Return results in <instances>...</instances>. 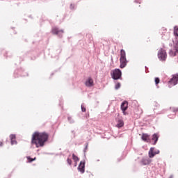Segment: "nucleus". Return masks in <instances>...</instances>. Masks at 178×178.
<instances>
[{
	"label": "nucleus",
	"mask_w": 178,
	"mask_h": 178,
	"mask_svg": "<svg viewBox=\"0 0 178 178\" xmlns=\"http://www.w3.org/2000/svg\"><path fill=\"white\" fill-rule=\"evenodd\" d=\"M72 159L74 162H79V157L74 155V154H72Z\"/></svg>",
	"instance_id": "17"
},
{
	"label": "nucleus",
	"mask_w": 178,
	"mask_h": 178,
	"mask_svg": "<svg viewBox=\"0 0 178 178\" xmlns=\"http://www.w3.org/2000/svg\"><path fill=\"white\" fill-rule=\"evenodd\" d=\"M10 138L11 141V145H15V144H17V142L16 141V135L15 134H10Z\"/></svg>",
	"instance_id": "12"
},
{
	"label": "nucleus",
	"mask_w": 178,
	"mask_h": 178,
	"mask_svg": "<svg viewBox=\"0 0 178 178\" xmlns=\"http://www.w3.org/2000/svg\"><path fill=\"white\" fill-rule=\"evenodd\" d=\"M127 108H129V102L127 101H124L121 104V110L122 111L124 115H126V111H127Z\"/></svg>",
	"instance_id": "8"
},
{
	"label": "nucleus",
	"mask_w": 178,
	"mask_h": 178,
	"mask_svg": "<svg viewBox=\"0 0 178 178\" xmlns=\"http://www.w3.org/2000/svg\"><path fill=\"white\" fill-rule=\"evenodd\" d=\"M154 81H155L156 86H158V84H159L161 80L159 79V77H156Z\"/></svg>",
	"instance_id": "19"
},
{
	"label": "nucleus",
	"mask_w": 178,
	"mask_h": 178,
	"mask_svg": "<svg viewBox=\"0 0 178 178\" xmlns=\"http://www.w3.org/2000/svg\"><path fill=\"white\" fill-rule=\"evenodd\" d=\"M32 160H33V161H35V158H33Z\"/></svg>",
	"instance_id": "32"
},
{
	"label": "nucleus",
	"mask_w": 178,
	"mask_h": 178,
	"mask_svg": "<svg viewBox=\"0 0 178 178\" xmlns=\"http://www.w3.org/2000/svg\"><path fill=\"white\" fill-rule=\"evenodd\" d=\"M116 126L117 127H118V129H120V127H123V126H124V122H123V120L118 119Z\"/></svg>",
	"instance_id": "14"
},
{
	"label": "nucleus",
	"mask_w": 178,
	"mask_h": 178,
	"mask_svg": "<svg viewBox=\"0 0 178 178\" xmlns=\"http://www.w3.org/2000/svg\"><path fill=\"white\" fill-rule=\"evenodd\" d=\"M120 88V83H118L115 86V90H119Z\"/></svg>",
	"instance_id": "21"
},
{
	"label": "nucleus",
	"mask_w": 178,
	"mask_h": 178,
	"mask_svg": "<svg viewBox=\"0 0 178 178\" xmlns=\"http://www.w3.org/2000/svg\"><path fill=\"white\" fill-rule=\"evenodd\" d=\"M174 48H175V51H173L172 49L170 50L169 51L170 56H176V54L178 53V41L175 43Z\"/></svg>",
	"instance_id": "7"
},
{
	"label": "nucleus",
	"mask_w": 178,
	"mask_h": 178,
	"mask_svg": "<svg viewBox=\"0 0 178 178\" xmlns=\"http://www.w3.org/2000/svg\"><path fill=\"white\" fill-rule=\"evenodd\" d=\"M175 112H178V108L174 109V113H175Z\"/></svg>",
	"instance_id": "26"
},
{
	"label": "nucleus",
	"mask_w": 178,
	"mask_h": 178,
	"mask_svg": "<svg viewBox=\"0 0 178 178\" xmlns=\"http://www.w3.org/2000/svg\"><path fill=\"white\" fill-rule=\"evenodd\" d=\"M87 149H88V143H86V146H85V148L83 149L84 154H86V152H87Z\"/></svg>",
	"instance_id": "20"
},
{
	"label": "nucleus",
	"mask_w": 178,
	"mask_h": 178,
	"mask_svg": "<svg viewBox=\"0 0 178 178\" xmlns=\"http://www.w3.org/2000/svg\"><path fill=\"white\" fill-rule=\"evenodd\" d=\"M74 166H77V162H75Z\"/></svg>",
	"instance_id": "29"
},
{
	"label": "nucleus",
	"mask_w": 178,
	"mask_h": 178,
	"mask_svg": "<svg viewBox=\"0 0 178 178\" xmlns=\"http://www.w3.org/2000/svg\"><path fill=\"white\" fill-rule=\"evenodd\" d=\"M67 120H68L69 123H70L71 124H73V123H74V120H73V118H72V117H68Z\"/></svg>",
	"instance_id": "18"
},
{
	"label": "nucleus",
	"mask_w": 178,
	"mask_h": 178,
	"mask_svg": "<svg viewBox=\"0 0 178 178\" xmlns=\"http://www.w3.org/2000/svg\"><path fill=\"white\" fill-rule=\"evenodd\" d=\"M48 141V134L45 132H35L32 136V144L36 145V148L44 147V144Z\"/></svg>",
	"instance_id": "1"
},
{
	"label": "nucleus",
	"mask_w": 178,
	"mask_h": 178,
	"mask_svg": "<svg viewBox=\"0 0 178 178\" xmlns=\"http://www.w3.org/2000/svg\"><path fill=\"white\" fill-rule=\"evenodd\" d=\"M26 159L29 161V163L33 162V158L30 156H26Z\"/></svg>",
	"instance_id": "22"
},
{
	"label": "nucleus",
	"mask_w": 178,
	"mask_h": 178,
	"mask_svg": "<svg viewBox=\"0 0 178 178\" xmlns=\"http://www.w3.org/2000/svg\"><path fill=\"white\" fill-rule=\"evenodd\" d=\"M21 76H22L23 77H24L26 75H24V74H21Z\"/></svg>",
	"instance_id": "31"
},
{
	"label": "nucleus",
	"mask_w": 178,
	"mask_h": 178,
	"mask_svg": "<svg viewBox=\"0 0 178 178\" xmlns=\"http://www.w3.org/2000/svg\"><path fill=\"white\" fill-rule=\"evenodd\" d=\"M2 145H3V143H2V142H0V147H2Z\"/></svg>",
	"instance_id": "28"
},
{
	"label": "nucleus",
	"mask_w": 178,
	"mask_h": 178,
	"mask_svg": "<svg viewBox=\"0 0 178 178\" xmlns=\"http://www.w3.org/2000/svg\"><path fill=\"white\" fill-rule=\"evenodd\" d=\"M169 178H173V175H170Z\"/></svg>",
	"instance_id": "30"
},
{
	"label": "nucleus",
	"mask_w": 178,
	"mask_h": 178,
	"mask_svg": "<svg viewBox=\"0 0 178 178\" xmlns=\"http://www.w3.org/2000/svg\"><path fill=\"white\" fill-rule=\"evenodd\" d=\"M67 163H68V165H72V159H67Z\"/></svg>",
	"instance_id": "24"
},
{
	"label": "nucleus",
	"mask_w": 178,
	"mask_h": 178,
	"mask_svg": "<svg viewBox=\"0 0 178 178\" xmlns=\"http://www.w3.org/2000/svg\"><path fill=\"white\" fill-rule=\"evenodd\" d=\"M152 140H153V141H154L153 143V145H155L156 144V143H158V140H159V136L157 135V134H154L152 136Z\"/></svg>",
	"instance_id": "15"
},
{
	"label": "nucleus",
	"mask_w": 178,
	"mask_h": 178,
	"mask_svg": "<svg viewBox=\"0 0 178 178\" xmlns=\"http://www.w3.org/2000/svg\"><path fill=\"white\" fill-rule=\"evenodd\" d=\"M167 56L168 55L166 54V51H165L163 49H161L160 50H159L158 58L159 60H161V62H165V60H166Z\"/></svg>",
	"instance_id": "4"
},
{
	"label": "nucleus",
	"mask_w": 178,
	"mask_h": 178,
	"mask_svg": "<svg viewBox=\"0 0 178 178\" xmlns=\"http://www.w3.org/2000/svg\"><path fill=\"white\" fill-rule=\"evenodd\" d=\"M111 77L113 79V80H119L122 79V70H120V69H115L113 70Z\"/></svg>",
	"instance_id": "3"
},
{
	"label": "nucleus",
	"mask_w": 178,
	"mask_h": 178,
	"mask_svg": "<svg viewBox=\"0 0 178 178\" xmlns=\"http://www.w3.org/2000/svg\"><path fill=\"white\" fill-rule=\"evenodd\" d=\"M120 67L121 69H124V67L127 66V59L126 58V51H124V49L120 50Z\"/></svg>",
	"instance_id": "2"
},
{
	"label": "nucleus",
	"mask_w": 178,
	"mask_h": 178,
	"mask_svg": "<svg viewBox=\"0 0 178 178\" xmlns=\"http://www.w3.org/2000/svg\"><path fill=\"white\" fill-rule=\"evenodd\" d=\"M142 165H149L151 163V159L149 158H143L141 160Z\"/></svg>",
	"instance_id": "13"
},
{
	"label": "nucleus",
	"mask_w": 178,
	"mask_h": 178,
	"mask_svg": "<svg viewBox=\"0 0 178 178\" xmlns=\"http://www.w3.org/2000/svg\"><path fill=\"white\" fill-rule=\"evenodd\" d=\"M52 33L53 34H56V35H58V37L60 38L63 34V30H59V29L55 27L52 29Z\"/></svg>",
	"instance_id": "9"
},
{
	"label": "nucleus",
	"mask_w": 178,
	"mask_h": 178,
	"mask_svg": "<svg viewBox=\"0 0 178 178\" xmlns=\"http://www.w3.org/2000/svg\"><path fill=\"white\" fill-rule=\"evenodd\" d=\"M72 133L74 136L76 134V132H74V131H72Z\"/></svg>",
	"instance_id": "27"
},
{
	"label": "nucleus",
	"mask_w": 178,
	"mask_h": 178,
	"mask_svg": "<svg viewBox=\"0 0 178 178\" xmlns=\"http://www.w3.org/2000/svg\"><path fill=\"white\" fill-rule=\"evenodd\" d=\"M158 154H159V150L155 151V147H151L149 151V157L154 158Z\"/></svg>",
	"instance_id": "6"
},
{
	"label": "nucleus",
	"mask_w": 178,
	"mask_h": 178,
	"mask_svg": "<svg viewBox=\"0 0 178 178\" xmlns=\"http://www.w3.org/2000/svg\"><path fill=\"white\" fill-rule=\"evenodd\" d=\"M170 84L176 86L178 83V74L173 75L172 78L169 81Z\"/></svg>",
	"instance_id": "10"
},
{
	"label": "nucleus",
	"mask_w": 178,
	"mask_h": 178,
	"mask_svg": "<svg viewBox=\"0 0 178 178\" xmlns=\"http://www.w3.org/2000/svg\"><path fill=\"white\" fill-rule=\"evenodd\" d=\"M81 111H82V112H86V107H84V106H83V104L81 106Z\"/></svg>",
	"instance_id": "23"
},
{
	"label": "nucleus",
	"mask_w": 178,
	"mask_h": 178,
	"mask_svg": "<svg viewBox=\"0 0 178 178\" xmlns=\"http://www.w3.org/2000/svg\"><path fill=\"white\" fill-rule=\"evenodd\" d=\"M135 2H136V3H137V2H138V1H137V0H136V1H135Z\"/></svg>",
	"instance_id": "33"
},
{
	"label": "nucleus",
	"mask_w": 178,
	"mask_h": 178,
	"mask_svg": "<svg viewBox=\"0 0 178 178\" xmlns=\"http://www.w3.org/2000/svg\"><path fill=\"white\" fill-rule=\"evenodd\" d=\"M78 171L83 175L86 172V161H81L77 168Z\"/></svg>",
	"instance_id": "5"
},
{
	"label": "nucleus",
	"mask_w": 178,
	"mask_h": 178,
	"mask_svg": "<svg viewBox=\"0 0 178 178\" xmlns=\"http://www.w3.org/2000/svg\"><path fill=\"white\" fill-rule=\"evenodd\" d=\"M86 87H92L94 86V81L90 77L86 81Z\"/></svg>",
	"instance_id": "11"
},
{
	"label": "nucleus",
	"mask_w": 178,
	"mask_h": 178,
	"mask_svg": "<svg viewBox=\"0 0 178 178\" xmlns=\"http://www.w3.org/2000/svg\"><path fill=\"white\" fill-rule=\"evenodd\" d=\"M70 9L71 10H73V9H74V4H70Z\"/></svg>",
	"instance_id": "25"
},
{
	"label": "nucleus",
	"mask_w": 178,
	"mask_h": 178,
	"mask_svg": "<svg viewBox=\"0 0 178 178\" xmlns=\"http://www.w3.org/2000/svg\"><path fill=\"white\" fill-rule=\"evenodd\" d=\"M148 137H149V136H148V134H143V135L141 136V139L143 140V141H147V140H148Z\"/></svg>",
	"instance_id": "16"
}]
</instances>
